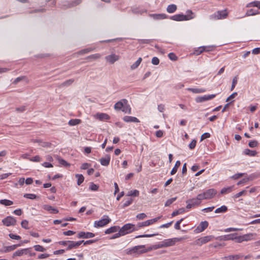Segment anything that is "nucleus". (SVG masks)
<instances>
[{"label": "nucleus", "instance_id": "25", "mask_svg": "<svg viewBox=\"0 0 260 260\" xmlns=\"http://www.w3.org/2000/svg\"><path fill=\"white\" fill-rule=\"evenodd\" d=\"M236 236V233L224 235L221 237V240H223L224 241L235 240Z\"/></svg>", "mask_w": 260, "mask_h": 260}, {"label": "nucleus", "instance_id": "9", "mask_svg": "<svg viewBox=\"0 0 260 260\" xmlns=\"http://www.w3.org/2000/svg\"><path fill=\"white\" fill-rule=\"evenodd\" d=\"M216 96L215 94L204 95L201 96L197 97L196 101L197 103H202L207 101L210 100Z\"/></svg>", "mask_w": 260, "mask_h": 260}, {"label": "nucleus", "instance_id": "18", "mask_svg": "<svg viewBox=\"0 0 260 260\" xmlns=\"http://www.w3.org/2000/svg\"><path fill=\"white\" fill-rule=\"evenodd\" d=\"M94 117L101 121L107 120L110 119V116L108 114L103 113H98L94 115Z\"/></svg>", "mask_w": 260, "mask_h": 260}, {"label": "nucleus", "instance_id": "40", "mask_svg": "<svg viewBox=\"0 0 260 260\" xmlns=\"http://www.w3.org/2000/svg\"><path fill=\"white\" fill-rule=\"evenodd\" d=\"M0 204L5 206H10L13 205V203L10 200L4 199L0 200Z\"/></svg>", "mask_w": 260, "mask_h": 260}, {"label": "nucleus", "instance_id": "19", "mask_svg": "<svg viewBox=\"0 0 260 260\" xmlns=\"http://www.w3.org/2000/svg\"><path fill=\"white\" fill-rule=\"evenodd\" d=\"M42 208L43 209L49 212L50 213L56 214L58 213V210L56 208H55L49 205H43L42 206Z\"/></svg>", "mask_w": 260, "mask_h": 260}, {"label": "nucleus", "instance_id": "57", "mask_svg": "<svg viewBox=\"0 0 260 260\" xmlns=\"http://www.w3.org/2000/svg\"><path fill=\"white\" fill-rule=\"evenodd\" d=\"M58 162L60 165L63 166H69V164L64 159L62 158H58Z\"/></svg>", "mask_w": 260, "mask_h": 260}, {"label": "nucleus", "instance_id": "15", "mask_svg": "<svg viewBox=\"0 0 260 260\" xmlns=\"http://www.w3.org/2000/svg\"><path fill=\"white\" fill-rule=\"evenodd\" d=\"M94 234L91 232H80L78 234V237L79 238H91L94 237Z\"/></svg>", "mask_w": 260, "mask_h": 260}, {"label": "nucleus", "instance_id": "5", "mask_svg": "<svg viewBox=\"0 0 260 260\" xmlns=\"http://www.w3.org/2000/svg\"><path fill=\"white\" fill-rule=\"evenodd\" d=\"M119 229L121 234L123 236L136 230L135 225L131 223L125 224Z\"/></svg>", "mask_w": 260, "mask_h": 260}, {"label": "nucleus", "instance_id": "51", "mask_svg": "<svg viewBox=\"0 0 260 260\" xmlns=\"http://www.w3.org/2000/svg\"><path fill=\"white\" fill-rule=\"evenodd\" d=\"M234 241H235L236 242L239 243L244 242L243 236H238V234L236 233V236H235V239Z\"/></svg>", "mask_w": 260, "mask_h": 260}, {"label": "nucleus", "instance_id": "35", "mask_svg": "<svg viewBox=\"0 0 260 260\" xmlns=\"http://www.w3.org/2000/svg\"><path fill=\"white\" fill-rule=\"evenodd\" d=\"M180 165H181V162L179 160H177L176 162L175 166L173 167V168L172 169V170L171 172V174L172 175L175 174L177 172L178 168L180 166Z\"/></svg>", "mask_w": 260, "mask_h": 260}, {"label": "nucleus", "instance_id": "31", "mask_svg": "<svg viewBox=\"0 0 260 260\" xmlns=\"http://www.w3.org/2000/svg\"><path fill=\"white\" fill-rule=\"evenodd\" d=\"M243 154L250 156H254L256 154V152L254 150H251L249 149H245L243 151Z\"/></svg>", "mask_w": 260, "mask_h": 260}, {"label": "nucleus", "instance_id": "27", "mask_svg": "<svg viewBox=\"0 0 260 260\" xmlns=\"http://www.w3.org/2000/svg\"><path fill=\"white\" fill-rule=\"evenodd\" d=\"M188 91H191L194 93H200L205 92L206 90L204 88H187Z\"/></svg>", "mask_w": 260, "mask_h": 260}, {"label": "nucleus", "instance_id": "38", "mask_svg": "<svg viewBox=\"0 0 260 260\" xmlns=\"http://www.w3.org/2000/svg\"><path fill=\"white\" fill-rule=\"evenodd\" d=\"M81 122V120L78 119H71L68 124L71 126H74L79 124Z\"/></svg>", "mask_w": 260, "mask_h": 260}, {"label": "nucleus", "instance_id": "32", "mask_svg": "<svg viewBox=\"0 0 260 260\" xmlns=\"http://www.w3.org/2000/svg\"><path fill=\"white\" fill-rule=\"evenodd\" d=\"M101 56H102L101 54H100L99 53H95V54L88 56L86 57V59L90 60H96V59L100 58Z\"/></svg>", "mask_w": 260, "mask_h": 260}, {"label": "nucleus", "instance_id": "6", "mask_svg": "<svg viewBox=\"0 0 260 260\" xmlns=\"http://www.w3.org/2000/svg\"><path fill=\"white\" fill-rule=\"evenodd\" d=\"M3 224L6 226H14L16 225L17 221L16 219L11 216H7L4 218L2 221Z\"/></svg>", "mask_w": 260, "mask_h": 260}, {"label": "nucleus", "instance_id": "22", "mask_svg": "<svg viewBox=\"0 0 260 260\" xmlns=\"http://www.w3.org/2000/svg\"><path fill=\"white\" fill-rule=\"evenodd\" d=\"M123 120L126 122H139V119L133 116H125L123 118Z\"/></svg>", "mask_w": 260, "mask_h": 260}, {"label": "nucleus", "instance_id": "46", "mask_svg": "<svg viewBox=\"0 0 260 260\" xmlns=\"http://www.w3.org/2000/svg\"><path fill=\"white\" fill-rule=\"evenodd\" d=\"M132 12L135 14H142L144 12H146V10L140 9L138 8H133L132 9Z\"/></svg>", "mask_w": 260, "mask_h": 260}, {"label": "nucleus", "instance_id": "3", "mask_svg": "<svg viewBox=\"0 0 260 260\" xmlns=\"http://www.w3.org/2000/svg\"><path fill=\"white\" fill-rule=\"evenodd\" d=\"M111 221V219L109 217V216L105 215L100 220L94 221V226L96 228L103 227L108 224Z\"/></svg>", "mask_w": 260, "mask_h": 260}, {"label": "nucleus", "instance_id": "42", "mask_svg": "<svg viewBox=\"0 0 260 260\" xmlns=\"http://www.w3.org/2000/svg\"><path fill=\"white\" fill-rule=\"evenodd\" d=\"M75 176L77 178V184L80 185L83 182L84 178L81 174H76Z\"/></svg>", "mask_w": 260, "mask_h": 260}, {"label": "nucleus", "instance_id": "34", "mask_svg": "<svg viewBox=\"0 0 260 260\" xmlns=\"http://www.w3.org/2000/svg\"><path fill=\"white\" fill-rule=\"evenodd\" d=\"M95 50L94 47H88L84 49H82L78 52L79 54H84L88 53L90 52H91L92 51H93Z\"/></svg>", "mask_w": 260, "mask_h": 260}, {"label": "nucleus", "instance_id": "12", "mask_svg": "<svg viewBox=\"0 0 260 260\" xmlns=\"http://www.w3.org/2000/svg\"><path fill=\"white\" fill-rule=\"evenodd\" d=\"M83 242H84V240L79 241L77 242L70 241L69 244L68 246L67 247V250H71L73 248H77Z\"/></svg>", "mask_w": 260, "mask_h": 260}, {"label": "nucleus", "instance_id": "52", "mask_svg": "<svg viewBox=\"0 0 260 260\" xmlns=\"http://www.w3.org/2000/svg\"><path fill=\"white\" fill-rule=\"evenodd\" d=\"M89 188L92 191H96L99 189V186L93 183H91Z\"/></svg>", "mask_w": 260, "mask_h": 260}, {"label": "nucleus", "instance_id": "24", "mask_svg": "<svg viewBox=\"0 0 260 260\" xmlns=\"http://www.w3.org/2000/svg\"><path fill=\"white\" fill-rule=\"evenodd\" d=\"M256 234L254 233H249L242 235L244 241H248L255 239L254 237Z\"/></svg>", "mask_w": 260, "mask_h": 260}, {"label": "nucleus", "instance_id": "2", "mask_svg": "<svg viewBox=\"0 0 260 260\" xmlns=\"http://www.w3.org/2000/svg\"><path fill=\"white\" fill-rule=\"evenodd\" d=\"M147 252L145 245H138L126 249L127 254H140Z\"/></svg>", "mask_w": 260, "mask_h": 260}, {"label": "nucleus", "instance_id": "33", "mask_svg": "<svg viewBox=\"0 0 260 260\" xmlns=\"http://www.w3.org/2000/svg\"><path fill=\"white\" fill-rule=\"evenodd\" d=\"M227 210L228 207L225 205H223L220 207L217 208L214 212L215 213H222L225 212Z\"/></svg>", "mask_w": 260, "mask_h": 260}, {"label": "nucleus", "instance_id": "37", "mask_svg": "<svg viewBox=\"0 0 260 260\" xmlns=\"http://www.w3.org/2000/svg\"><path fill=\"white\" fill-rule=\"evenodd\" d=\"M241 256L239 254H235V255H231L227 256H225L224 257V259L226 260H234V259H238L240 258Z\"/></svg>", "mask_w": 260, "mask_h": 260}, {"label": "nucleus", "instance_id": "50", "mask_svg": "<svg viewBox=\"0 0 260 260\" xmlns=\"http://www.w3.org/2000/svg\"><path fill=\"white\" fill-rule=\"evenodd\" d=\"M238 82V77L235 76L233 78L232 80V84L231 88V90L232 91L235 88L236 85L237 84Z\"/></svg>", "mask_w": 260, "mask_h": 260}, {"label": "nucleus", "instance_id": "47", "mask_svg": "<svg viewBox=\"0 0 260 260\" xmlns=\"http://www.w3.org/2000/svg\"><path fill=\"white\" fill-rule=\"evenodd\" d=\"M177 199V198L176 197H175V198H172L171 199H170L169 200H168L165 204V206L166 207H168V206H169L170 205H171L174 202H175Z\"/></svg>", "mask_w": 260, "mask_h": 260}, {"label": "nucleus", "instance_id": "59", "mask_svg": "<svg viewBox=\"0 0 260 260\" xmlns=\"http://www.w3.org/2000/svg\"><path fill=\"white\" fill-rule=\"evenodd\" d=\"M146 217H147V216H146V214H145L144 213L139 214L137 215V216H136V218L139 220L144 219Z\"/></svg>", "mask_w": 260, "mask_h": 260}, {"label": "nucleus", "instance_id": "26", "mask_svg": "<svg viewBox=\"0 0 260 260\" xmlns=\"http://www.w3.org/2000/svg\"><path fill=\"white\" fill-rule=\"evenodd\" d=\"M184 15L182 14H176L174 16H172L170 17V19L174 20V21H184Z\"/></svg>", "mask_w": 260, "mask_h": 260}, {"label": "nucleus", "instance_id": "55", "mask_svg": "<svg viewBox=\"0 0 260 260\" xmlns=\"http://www.w3.org/2000/svg\"><path fill=\"white\" fill-rule=\"evenodd\" d=\"M248 145L251 148H254L257 146L258 142L255 140L251 141L249 142Z\"/></svg>", "mask_w": 260, "mask_h": 260}, {"label": "nucleus", "instance_id": "39", "mask_svg": "<svg viewBox=\"0 0 260 260\" xmlns=\"http://www.w3.org/2000/svg\"><path fill=\"white\" fill-rule=\"evenodd\" d=\"M233 188V186L228 187L226 188H223L221 190L220 193L221 194H225L231 192Z\"/></svg>", "mask_w": 260, "mask_h": 260}, {"label": "nucleus", "instance_id": "48", "mask_svg": "<svg viewBox=\"0 0 260 260\" xmlns=\"http://www.w3.org/2000/svg\"><path fill=\"white\" fill-rule=\"evenodd\" d=\"M34 247L35 250L37 251L44 252L46 250L45 248L39 245H35Z\"/></svg>", "mask_w": 260, "mask_h": 260}, {"label": "nucleus", "instance_id": "4", "mask_svg": "<svg viewBox=\"0 0 260 260\" xmlns=\"http://www.w3.org/2000/svg\"><path fill=\"white\" fill-rule=\"evenodd\" d=\"M228 12L226 10L218 11L209 16L211 20L222 19L226 18Z\"/></svg>", "mask_w": 260, "mask_h": 260}, {"label": "nucleus", "instance_id": "11", "mask_svg": "<svg viewBox=\"0 0 260 260\" xmlns=\"http://www.w3.org/2000/svg\"><path fill=\"white\" fill-rule=\"evenodd\" d=\"M208 226V222L207 221H202L199 226L195 229L196 233H200L203 232Z\"/></svg>", "mask_w": 260, "mask_h": 260}, {"label": "nucleus", "instance_id": "44", "mask_svg": "<svg viewBox=\"0 0 260 260\" xmlns=\"http://www.w3.org/2000/svg\"><path fill=\"white\" fill-rule=\"evenodd\" d=\"M185 212V209L184 208H180L177 210H176L172 213L171 215L172 217L175 216L178 214H182Z\"/></svg>", "mask_w": 260, "mask_h": 260}, {"label": "nucleus", "instance_id": "13", "mask_svg": "<svg viewBox=\"0 0 260 260\" xmlns=\"http://www.w3.org/2000/svg\"><path fill=\"white\" fill-rule=\"evenodd\" d=\"M179 240L177 238L169 239L166 240L162 242L161 247H168L173 246L175 242Z\"/></svg>", "mask_w": 260, "mask_h": 260}, {"label": "nucleus", "instance_id": "23", "mask_svg": "<svg viewBox=\"0 0 260 260\" xmlns=\"http://www.w3.org/2000/svg\"><path fill=\"white\" fill-rule=\"evenodd\" d=\"M21 245V244H15L11 246H5L4 247V252H8L12 251L16 249L18 247L20 246Z\"/></svg>", "mask_w": 260, "mask_h": 260}, {"label": "nucleus", "instance_id": "17", "mask_svg": "<svg viewBox=\"0 0 260 260\" xmlns=\"http://www.w3.org/2000/svg\"><path fill=\"white\" fill-rule=\"evenodd\" d=\"M105 59L107 61L111 64H113L119 59V57L117 55L112 54L110 55L106 56Z\"/></svg>", "mask_w": 260, "mask_h": 260}, {"label": "nucleus", "instance_id": "1", "mask_svg": "<svg viewBox=\"0 0 260 260\" xmlns=\"http://www.w3.org/2000/svg\"><path fill=\"white\" fill-rule=\"evenodd\" d=\"M114 109L116 110H121L125 113H131V109L126 99H122L117 102L114 105Z\"/></svg>", "mask_w": 260, "mask_h": 260}, {"label": "nucleus", "instance_id": "41", "mask_svg": "<svg viewBox=\"0 0 260 260\" xmlns=\"http://www.w3.org/2000/svg\"><path fill=\"white\" fill-rule=\"evenodd\" d=\"M139 194V191L138 190L135 189L133 190H130L127 192V196H134V197H138Z\"/></svg>", "mask_w": 260, "mask_h": 260}, {"label": "nucleus", "instance_id": "53", "mask_svg": "<svg viewBox=\"0 0 260 260\" xmlns=\"http://www.w3.org/2000/svg\"><path fill=\"white\" fill-rule=\"evenodd\" d=\"M197 198L200 201V202L201 203L202 201L203 200H207L206 197H205L204 192L201 193L199 194Z\"/></svg>", "mask_w": 260, "mask_h": 260}, {"label": "nucleus", "instance_id": "20", "mask_svg": "<svg viewBox=\"0 0 260 260\" xmlns=\"http://www.w3.org/2000/svg\"><path fill=\"white\" fill-rule=\"evenodd\" d=\"M149 16L155 20L164 19L167 18V16L165 14H150Z\"/></svg>", "mask_w": 260, "mask_h": 260}, {"label": "nucleus", "instance_id": "63", "mask_svg": "<svg viewBox=\"0 0 260 260\" xmlns=\"http://www.w3.org/2000/svg\"><path fill=\"white\" fill-rule=\"evenodd\" d=\"M151 62L154 65H157L159 63V60L157 57H153L152 59Z\"/></svg>", "mask_w": 260, "mask_h": 260}, {"label": "nucleus", "instance_id": "61", "mask_svg": "<svg viewBox=\"0 0 260 260\" xmlns=\"http://www.w3.org/2000/svg\"><path fill=\"white\" fill-rule=\"evenodd\" d=\"M74 81V80L73 79H69L68 80L62 83V85L64 86H69L72 84Z\"/></svg>", "mask_w": 260, "mask_h": 260}, {"label": "nucleus", "instance_id": "14", "mask_svg": "<svg viewBox=\"0 0 260 260\" xmlns=\"http://www.w3.org/2000/svg\"><path fill=\"white\" fill-rule=\"evenodd\" d=\"M111 160L110 155L109 154L105 155L104 157H102L99 161L100 162L101 165L103 166H108Z\"/></svg>", "mask_w": 260, "mask_h": 260}, {"label": "nucleus", "instance_id": "43", "mask_svg": "<svg viewBox=\"0 0 260 260\" xmlns=\"http://www.w3.org/2000/svg\"><path fill=\"white\" fill-rule=\"evenodd\" d=\"M133 202V200L132 199L130 198V199H127L121 205V208L123 209V208H125L126 207L128 206L132 203Z\"/></svg>", "mask_w": 260, "mask_h": 260}, {"label": "nucleus", "instance_id": "8", "mask_svg": "<svg viewBox=\"0 0 260 260\" xmlns=\"http://www.w3.org/2000/svg\"><path fill=\"white\" fill-rule=\"evenodd\" d=\"M201 202L196 197V198H192L186 201V208L189 209L192 207L198 206L201 204Z\"/></svg>", "mask_w": 260, "mask_h": 260}, {"label": "nucleus", "instance_id": "45", "mask_svg": "<svg viewBox=\"0 0 260 260\" xmlns=\"http://www.w3.org/2000/svg\"><path fill=\"white\" fill-rule=\"evenodd\" d=\"M251 6L257 7L258 8L260 9V2L254 1L253 2H251L249 4H248L246 7H251Z\"/></svg>", "mask_w": 260, "mask_h": 260}, {"label": "nucleus", "instance_id": "64", "mask_svg": "<svg viewBox=\"0 0 260 260\" xmlns=\"http://www.w3.org/2000/svg\"><path fill=\"white\" fill-rule=\"evenodd\" d=\"M197 144V141L195 140H193L189 144V147L190 149H193L195 148Z\"/></svg>", "mask_w": 260, "mask_h": 260}, {"label": "nucleus", "instance_id": "58", "mask_svg": "<svg viewBox=\"0 0 260 260\" xmlns=\"http://www.w3.org/2000/svg\"><path fill=\"white\" fill-rule=\"evenodd\" d=\"M28 222L26 220H22L21 223L22 227L25 229H28Z\"/></svg>", "mask_w": 260, "mask_h": 260}, {"label": "nucleus", "instance_id": "62", "mask_svg": "<svg viewBox=\"0 0 260 260\" xmlns=\"http://www.w3.org/2000/svg\"><path fill=\"white\" fill-rule=\"evenodd\" d=\"M168 57L172 60H176L177 59V57L174 53H170L168 54Z\"/></svg>", "mask_w": 260, "mask_h": 260}, {"label": "nucleus", "instance_id": "7", "mask_svg": "<svg viewBox=\"0 0 260 260\" xmlns=\"http://www.w3.org/2000/svg\"><path fill=\"white\" fill-rule=\"evenodd\" d=\"M213 238L214 236L212 235L201 237L195 241V244L199 246H201L202 245L206 244L211 241Z\"/></svg>", "mask_w": 260, "mask_h": 260}, {"label": "nucleus", "instance_id": "56", "mask_svg": "<svg viewBox=\"0 0 260 260\" xmlns=\"http://www.w3.org/2000/svg\"><path fill=\"white\" fill-rule=\"evenodd\" d=\"M149 225H150L149 222V220H146L145 221L139 223L138 224V226L139 228H141V227H143V226H148Z\"/></svg>", "mask_w": 260, "mask_h": 260}, {"label": "nucleus", "instance_id": "28", "mask_svg": "<svg viewBox=\"0 0 260 260\" xmlns=\"http://www.w3.org/2000/svg\"><path fill=\"white\" fill-rule=\"evenodd\" d=\"M118 230H119V227L118 226H111L106 230L105 234H109L112 233H115L118 231Z\"/></svg>", "mask_w": 260, "mask_h": 260}, {"label": "nucleus", "instance_id": "29", "mask_svg": "<svg viewBox=\"0 0 260 260\" xmlns=\"http://www.w3.org/2000/svg\"><path fill=\"white\" fill-rule=\"evenodd\" d=\"M177 10V6L175 4H171L169 5L167 8V11L169 13H173Z\"/></svg>", "mask_w": 260, "mask_h": 260}, {"label": "nucleus", "instance_id": "36", "mask_svg": "<svg viewBox=\"0 0 260 260\" xmlns=\"http://www.w3.org/2000/svg\"><path fill=\"white\" fill-rule=\"evenodd\" d=\"M142 60V58L139 57L137 59V60L131 66V69L132 70H135L136 68H137L138 67V66L140 65V64L141 63Z\"/></svg>", "mask_w": 260, "mask_h": 260}, {"label": "nucleus", "instance_id": "21", "mask_svg": "<svg viewBox=\"0 0 260 260\" xmlns=\"http://www.w3.org/2000/svg\"><path fill=\"white\" fill-rule=\"evenodd\" d=\"M184 21H186L194 18L196 17V15L192 11L188 10L186 12V14L184 15Z\"/></svg>", "mask_w": 260, "mask_h": 260}, {"label": "nucleus", "instance_id": "49", "mask_svg": "<svg viewBox=\"0 0 260 260\" xmlns=\"http://www.w3.org/2000/svg\"><path fill=\"white\" fill-rule=\"evenodd\" d=\"M23 197L25 198L34 200L37 198V196L32 193H26L23 195Z\"/></svg>", "mask_w": 260, "mask_h": 260}, {"label": "nucleus", "instance_id": "10", "mask_svg": "<svg viewBox=\"0 0 260 260\" xmlns=\"http://www.w3.org/2000/svg\"><path fill=\"white\" fill-rule=\"evenodd\" d=\"M29 248H24L18 249L13 253L12 257L14 258L16 256H22L24 255H26L28 253Z\"/></svg>", "mask_w": 260, "mask_h": 260}, {"label": "nucleus", "instance_id": "60", "mask_svg": "<svg viewBox=\"0 0 260 260\" xmlns=\"http://www.w3.org/2000/svg\"><path fill=\"white\" fill-rule=\"evenodd\" d=\"M9 237L12 239H15L19 240L21 239V237L18 235H14L13 234H10L9 235Z\"/></svg>", "mask_w": 260, "mask_h": 260}, {"label": "nucleus", "instance_id": "30", "mask_svg": "<svg viewBox=\"0 0 260 260\" xmlns=\"http://www.w3.org/2000/svg\"><path fill=\"white\" fill-rule=\"evenodd\" d=\"M259 13H260V12L258 11L255 10L251 9L248 10L246 12L245 16H254V15H257Z\"/></svg>", "mask_w": 260, "mask_h": 260}, {"label": "nucleus", "instance_id": "16", "mask_svg": "<svg viewBox=\"0 0 260 260\" xmlns=\"http://www.w3.org/2000/svg\"><path fill=\"white\" fill-rule=\"evenodd\" d=\"M205 197L207 200L213 198L217 193V191L214 189H209L204 191Z\"/></svg>", "mask_w": 260, "mask_h": 260}, {"label": "nucleus", "instance_id": "54", "mask_svg": "<svg viewBox=\"0 0 260 260\" xmlns=\"http://www.w3.org/2000/svg\"><path fill=\"white\" fill-rule=\"evenodd\" d=\"M29 160L34 162H40L41 161V158L39 155H36L34 157L29 158Z\"/></svg>", "mask_w": 260, "mask_h": 260}]
</instances>
